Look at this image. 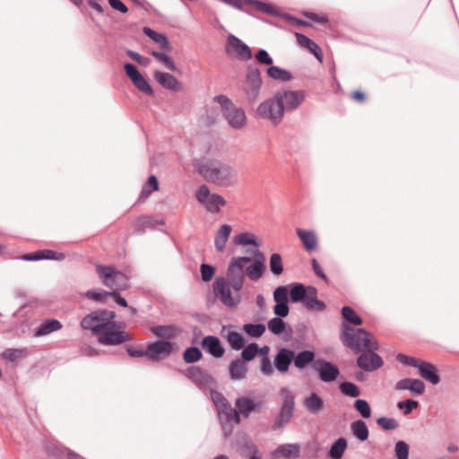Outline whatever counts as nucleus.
<instances>
[{
  "mask_svg": "<svg viewBox=\"0 0 459 459\" xmlns=\"http://www.w3.org/2000/svg\"><path fill=\"white\" fill-rule=\"evenodd\" d=\"M126 54L128 57L137 62L142 66L146 67L151 63V59L149 57L143 56L139 53L133 51L131 49H127L126 51Z\"/></svg>",
  "mask_w": 459,
  "mask_h": 459,
  "instance_id": "338daca9",
  "label": "nucleus"
},
{
  "mask_svg": "<svg viewBox=\"0 0 459 459\" xmlns=\"http://www.w3.org/2000/svg\"><path fill=\"white\" fill-rule=\"evenodd\" d=\"M342 333H341V340L344 346L359 352L362 348L372 351L378 349V343L371 340V334L364 328H359L357 331L351 327L353 325H360L363 321L362 318L355 312V310L349 307H342Z\"/></svg>",
  "mask_w": 459,
  "mask_h": 459,
  "instance_id": "f257e3e1",
  "label": "nucleus"
},
{
  "mask_svg": "<svg viewBox=\"0 0 459 459\" xmlns=\"http://www.w3.org/2000/svg\"><path fill=\"white\" fill-rule=\"evenodd\" d=\"M243 4H252L255 7V9L263 13H266L273 16H279L280 13L276 9L275 6L270 4L264 3L259 0H242V5ZM244 9L242 8L241 11Z\"/></svg>",
  "mask_w": 459,
  "mask_h": 459,
  "instance_id": "a19ab883",
  "label": "nucleus"
},
{
  "mask_svg": "<svg viewBox=\"0 0 459 459\" xmlns=\"http://www.w3.org/2000/svg\"><path fill=\"white\" fill-rule=\"evenodd\" d=\"M255 58L260 65L271 66L273 64V57L269 55L267 50L263 48L257 50L255 54Z\"/></svg>",
  "mask_w": 459,
  "mask_h": 459,
  "instance_id": "e2e57ef3",
  "label": "nucleus"
},
{
  "mask_svg": "<svg viewBox=\"0 0 459 459\" xmlns=\"http://www.w3.org/2000/svg\"><path fill=\"white\" fill-rule=\"evenodd\" d=\"M300 455V446L298 443L282 444L273 452V456H281L285 459H296Z\"/></svg>",
  "mask_w": 459,
  "mask_h": 459,
  "instance_id": "bb28decb",
  "label": "nucleus"
},
{
  "mask_svg": "<svg viewBox=\"0 0 459 459\" xmlns=\"http://www.w3.org/2000/svg\"><path fill=\"white\" fill-rule=\"evenodd\" d=\"M195 198L204 205L207 212L210 213H218L221 207L226 204V200L222 195L216 193L211 194L209 187L204 184L199 186L195 193Z\"/></svg>",
  "mask_w": 459,
  "mask_h": 459,
  "instance_id": "9b49d317",
  "label": "nucleus"
},
{
  "mask_svg": "<svg viewBox=\"0 0 459 459\" xmlns=\"http://www.w3.org/2000/svg\"><path fill=\"white\" fill-rule=\"evenodd\" d=\"M210 396L216 410L221 407V405L228 404L229 401L225 398V396L221 392L215 389L212 388L210 390Z\"/></svg>",
  "mask_w": 459,
  "mask_h": 459,
  "instance_id": "69168bd1",
  "label": "nucleus"
},
{
  "mask_svg": "<svg viewBox=\"0 0 459 459\" xmlns=\"http://www.w3.org/2000/svg\"><path fill=\"white\" fill-rule=\"evenodd\" d=\"M201 278L204 282L210 281L215 273V267L209 264L203 263L200 266Z\"/></svg>",
  "mask_w": 459,
  "mask_h": 459,
  "instance_id": "0e129e2a",
  "label": "nucleus"
},
{
  "mask_svg": "<svg viewBox=\"0 0 459 459\" xmlns=\"http://www.w3.org/2000/svg\"><path fill=\"white\" fill-rule=\"evenodd\" d=\"M263 81L260 69L256 65L247 66L243 91L250 104H255L259 98Z\"/></svg>",
  "mask_w": 459,
  "mask_h": 459,
  "instance_id": "39448f33",
  "label": "nucleus"
},
{
  "mask_svg": "<svg viewBox=\"0 0 459 459\" xmlns=\"http://www.w3.org/2000/svg\"><path fill=\"white\" fill-rule=\"evenodd\" d=\"M339 389L343 395L348 397L356 398L360 394L359 386L350 381H343L340 383Z\"/></svg>",
  "mask_w": 459,
  "mask_h": 459,
  "instance_id": "3c124183",
  "label": "nucleus"
},
{
  "mask_svg": "<svg viewBox=\"0 0 459 459\" xmlns=\"http://www.w3.org/2000/svg\"><path fill=\"white\" fill-rule=\"evenodd\" d=\"M193 166L207 182L219 186H230L237 182V172L233 167L218 160H195Z\"/></svg>",
  "mask_w": 459,
  "mask_h": 459,
  "instance_id": "f03ea898",
  "label": "nucleus"
},
{
  "mask_svg": "<svg viewBox=\"0 0 459 459\" xmlns=\"http://www.w3.org/2000/svg\"><path fill=\"white\" fill-rule=\"evenodd\" d=\"M316 353L311 350H304L297 354L295 353V359L293 360V365L298 369H304L308 365H311L316 361Z\"/></svg>",
  "mask_w": 459,
  "mask_h": 459,
  "instance_id": "7c9ffc66",
  "label": "nucleus"
},
{
  "mask_svg": "<svg viewBox=\"0 0 459 459\" xmlns=\"http://www.w3.org/2000/svg\"><path fill=\"white\" fill-rule=\"evenodd\" d=\"M84 296L98 303H105L106 298L109 297V291L104 290H89Z\"/></svg>",
  "mask_w": 459,
  "mask_h": 459,
  "instance_id": "6e6d98bb",
  "label": "nucleus"
},
{
  "mask_svg": "<svg viewBox=\"0 0 459 459\" xmlns=\"http://www.w3.org/2000/svg\"><path fill=\"white\" fill-rule=\"evenodd\" d=\"M225 338L232 350L239 351L245 345L243 335L237 331H228Z\"/></svg>",
  "mask_w": 459,
  "mask_h": 459,
  "instance_id": "c03bdc74",
  "label": "nucleus"
},
{
  "mask_svg": "<svg viewBox=\"0 0 459 459\" xmlns=\"http://www.w3.org/2000/svg\"><path fill=\"white\" fill-rule=\"evenodd\" d=\"M273 295L275 303L289 302V285H282L275 288Z\"/></svg>",
  "mask_w": 459,
  "mask_h": 459,
  "instance_id": "13d9d810",
  "label": "nucleus"
},
{
  "mask_svg": "<svg viewBox=\"0 0 459 459\" xmlns=\"http://www.w3.org/2000/svg\"><path fill=\"white\" fill-rule=\"evenodd\" d=\"M353 407L363 419H368L371 417V407L368 401L364 399H357L353 403Z\"/></svg>",
  "mask_w": 459,
  "mask_h": 459,
  "instance_id": "864d4df0",
  "label": "nucleus"
},
{
  "mask_svg": "<svg viewBox=\"0 0 459 459\" xmlns=\"http://www.w3.org/2000/svg\"><path fill=\"white\" fill-rule=\"evenodd\" d=\"M277 100L281 102L284 112L297 109L305 100V91L302 90L278 91L276 93Z\"/></svg>",
  "mask_w": 459,
  "mask_h": 459,
  "instance_id": "ddd939ff",
  "label": "nucleus"
},
{
  "mask_svg": "<svg viewBox=\"0 0 459 459\" xmlns=\"http://www.w3.org/2000/svg\"><path fill=\"white\" fill-rule=\"evenodd\" d=\"M65 257V255L62 252H56L50 249H43L33 253L24 254L22 256V259L24 261H39L44 259L61 261L64 260Z\"/></svg>",
  "mask_w": 459,
  "mask_h": 459,
  "instance_id": "5701e85b",
  "label": "nucleus"
},
{
  "mask_svg": "<svg viewBox=\"0 0 459 459\" xmlns=\"http://www.w3.org/2000/svg\"><path fill=\"white\" fill-rule=\"evenodd\" d=\"M154 78L163 88L175 91H178L179 82L171 74L156 71Z\"/></svg>",
  "mask_w": 459,
  "mask_h": 459,
  "instance_id": "c756f323",
  "label": "nucleus"
},
{
  "mask_svg": "<svg viewBox=\"0 0 459 459\" xmlns=\"http://www.w3.org/2000/svg\"><path fill=\"white\" fill-rule=\"evenodd\" d=\"M296 233L301 240L304 248L308 251H314L317 246V238L313 230H307L298 228Z\"/></svg>",
  "mask_w": 459,
  "mask_h": 459,
  "instance_id": "c85d7f7f",
  "label": "nucleus"
},
{
  "mask_svg": "<svg viewBox=\"0 0 459 459\" xmlns=\"http://www.w3.org/2000/svg\"><path fill=\"white\" fill-rule=\"evenodd\" d=\"M98 341L103 345H119L131 341L128 333L119 329V325L112 320L97 334Z\"/></svg>",
  "mask_w": 459,
  "mask_h": 459,
  "instance_id": "9d476101",
  "label": "nucleus"
},
{
  "mask_svg": "<svg viewBox=\"0 0 459 459\" xmlns=\"http://www.w3.org/2000/svg\"><path fill=\"white\" fill-rule=\"evenodd\" d=\"M273 313L275 314V317L283 318L286 317L290 313V307L288 302H279L275 303L273 307Z\"/></svg>",
  "mask_w": 459,
  "mask_h": 459,
  "instance_id": "774afa93",
  "label": "nucleus"
},
{
  "mask_svg": "<svg viewBox=\"0 0 459 459\" xmlns=\"http://www.w3.org/2000/svg\"><path fill=\"white\" fill-rule=\"evenodd\" d=\"M420 405L419 402L413 399H406L397 403V407L400 410H403L405 415L410 414L414 409Z\"/></svg>",
  "mask_w": 459,
  "mask_h": 459,
  "instance_id": "680f3d73",
  "label": "nucleus"
},
{
  "mask_svg": "<svg viewBox=\"0 0 459 459\" xmlns=\"http://www.w3.org/2000/svg\"><path fill=\"white\" fill-rule=\"evenodd\" d=\"M151 331L158 337L170 341L177 335V333L179 332V329L174 325H157L152 327Z\"/></svg>",
  "mask_w": 459,
  "mask_h": 459,
  "instance_id": "37998d69",
  "label": "nucleus"
},
{
  "mask_svg": "<svg viewBox=\"0 0 459 459\" xmlns=\"http://www.w3.org/2000/svg\"><path fill=\"white\" fill-rule=\"evenodd\" d=\"M183 374L200 389H206L216 384L215 379L212 376L196 366L188 367L183 371Z\"/></svg>",
  "mask_w": 459,
  "mask_h": 459,
  "instance_id": "a211bd4d",
  "label": "nucleus"
},
{
  "mask_svg": "<svg viewBox=\"0 0 459 459\" xmlns=\"http://www.w3.org/2000/svg\"><path fill=\"white\" fill-rule=\"evenodd\" d=\"M28 355L27 348H7L1 353V357L9 362H16L20 359H23L27 358Z\"/></svg>",
  "mask_w": 459,
  "mask_h": 459,
  "instance_id": "ea45409f",
  "label": "nucleus"
},
{
  "mask_svg": "<svg viewBox=\"0 0 459 459\" xmlns=\"http://www.w3.org/2000/svg\"><path fill=\"white\" fill-rule=\"evenodd\" d=\"M247 367L241 359H234L229 366V373L232 380H239L246 377Z\"/></svg>",
  "mask_w": 459,
  "mask_h": 459,
  "instance_id": "4c0bfd02",
  "label": "nucleus"
},
{
  "mask_svg": "<svg viewBox=\"0 0 459 459\" xmlns=\"http://www.w3.org/2000/svg\"><path fill=\"white\" fill-rule=\"evenodd\" d=\"M232 228L229 224L221 225L216 231L214 246L217 251L222 252L231 233Z\"/></svg>",
  "mask_w": 459,
  "mask_h": 459,
  "instance_id": "72a5a7b5",
  "label": "nucleus"
},
{
  "mask_svg": "<svg viewBox=\"0 0 459 459\" xmlns=\"http://www.w3.org/2000/svg\"><path fill=\"white\" fill-rule=\"evenodd\" d=\"M280 393L282 396V403L276 420L272 425L273 430H278L285 427L294 415L295 395L287 387H281Z\"/></svg>",
  "mask_w": 459,
  "mask_h": 459,
  "instance_id": "0eeeda50",
  "label": "nucleus"
},
{
  "mask_svg": "<svg viewBox=\"0 0 459 459\" xmlns=\"http://www.w3.org/2000/svg\"><path fill=\"white\" fill-rule=\"evenodd\" d=\"M213 100L221 105L223 117L231 127L239 129L244 126L247 117L241 108L235 107L233 102L225 95H217L213 98Z\"/></svg>",
  "mask_w": 459,
  "mask_h": 459,
  "instance_id": "423d86ee",
  "label": "nucleus"
},
{
  "mask_svg": "<svg viewBox=\"0 0 459 459\" xmlns=\"http://www.w3.org/2000/svg\"><path fill=\"white\" fill-rule=\"evenodd\" d=\"M44 450L49 456L55 459H65V457H67V452L70 451L69 449L59 447L54 443H46Z\"/></svg>",
  "mask_w": 459,
  "mask_h": 459,
  "instance_id": "de8ad7c7",
  "label": "nucleus"
},
{
  "mask_svg": "<svg viewBox=\"0 0 459 459\" xmlns=\"http://www.w3.org/2000/svg\"><path fill=\"white\" fill-rule=\"evenodd\" d=\"M152 56L160 63L164 65L166 68L169 70L175 72L177 71V65H175L174 61L170 56H169L167 54L163 52L159 51H153Z\"/></svg>",
  "mask_w": 459,
  "mask_h": 459,
  "instance_id": "4d7b16f0",
  "label": "nucleus"
},
{
  "mask_svg": "<svg viewBox=\"0 0 459 459\" xmlns=\"http://www.w3.org/2000/svg\"><path fill=\"white\" fill-rule=\"evenodd\" d=\"M234 243L240 246H253L258 247L260 243L255 238V235L250 232H242L234 237Z\"/></svg>",
  "mask_w": 459,
  "mask_h": 459,
  "instance_id": "49530a36",
  "label": "nucleus"
},
{
  "mask_svg": "<svg viewBox=\"0 0 459 459\" xmlns=\"http://www.w3.org/2000/svg\"><path fill=\"white\" fill-rule=\"evenodd\" d=\"M201 344L203 349L215 359H220L224 355L225 350L219 337L215 335L204 337Z\"/></svg>",
  "mask_w": 459,
  "mask_h": 459,
  "instance_id": "4be33fe9",
  "label": "nucleus"
},
{
  "mask_svg": "<svg viewBox=\"0 0 459 459\" xmlns=\"http://www.w3.org/2000/svg\"><path fill=\"white\" fill-rule=\"evenodd\" d=\"M63 327L61 322L56 318H48L35 328L34 335L37 337L45 336Z\"/></svg>",
  "mask_w": 459,
  "mask_h": 459,
  "instance_id": "cd10ccee",
  "label": "nucleus"
},
{
  "mask_svg": "<svg viewBox=\"0 0 459 459\" xmlns=\"http://www.w3.org/2000/svg\"><path fill=\"white\" fill-rule=\"evenodd\" d=\"M308 291L310 295L307 300H306L305 307L310 311H324L326 305L324 301L317 299V290L314 286H308Z\"/></svg>",
  "mask_w": 459,
  "mask_h": 459,
  "instance_id": "c9c22d12",
  "label": "nucleus"
},
{
  "mask_svg": "<svg viewBox=\"0 0 459 459\" xmlns=\"http://www.w3.org/2000/svg\"><path fill=\"white\" fill-rule=\"evenodd\" d=\"M242 329L251 338H259L264 333L266 327L262 323H247Z\"/></svg>",
  "mask_w": 459,
  "mask_h": 459,
  "instance_id": "a18cd8bd",
  "label": "nucleus"
},
{
  "mask_svg": "<svg viewBox=\"0 0 459 459\" xmlns=\"http://www.w3.org/2000/svg\"><path fill=\"white\" fill-rule=\"evenodd\" d=\"M269 267L274 276H280L283 273L282 258L280 254L273 253L271 255Z\"/></svg>",
  "mask_w": 459,
  "mask_h": 459,
  "instance_id": "603ef678",
  "label": "nucleus"
},
{
  "mask_svg": "<svg viewBox=\"0 0 459 459\" xmlns=\"http://www.w3.org/2000/svg\"><path fill=\"white\" fill-rule=\"evenodd\" d=\"M377 424L384 430H394L399 427L397 420L394 418L380 417L377 420Z\"/></svg>",
  "mask_w": 459,
  "mask_h": 459,
  "instance_id": "052dcab7",
  "label": "nucleus"
},
{
  "mask_svg": "<svg viewBox=\"0 0 459 459\" xmlns=\"http://www.w3.org/2000/svg\"><path fill=\"white\" fill-rule=\"evenodd\" d=\"M295 37L298 44L307 48L311 54L315 56V57L322 62L323 60V52L320 47L313 41L311 39L307 37L306 35L300 33V32H295Z\"/></svg>",
  "mask_w": 459,
  "mask_h": 459,
  "instance_id": "a878e982",
  "label": "nucleus"
},
{
  "mask_svg": "<svg viewBox=\"0 0 459 459\" xmlns=\"http://www.w3.org/2000/svg\"><path fill=\"white\" fill-rule=\"evenodd\" d=\"M303 405L312 414H318L324 409V400L316 393L304 399Z\"/></svg>",
  "mask_w": 459,
  "mask_h": 459,
  "instance_id": "2f4dec72",
  "label": "nucleus"
},
{
  "mask_svg": "<svg viewBox=\"0 0 459 459\" xmlns=\"http://www.w3.org/2000/svg\"><path fill=\"white\" fill-rule=\"evenodd\" d=\"M409 449V445L405 441H397L394 447L396 459H408Z\"/></svg>",
  "mask_w": 459,
  "mask_h": 459,
  "instance_id": "bf43d9fd",
  "label": "nucleus"
},
{
  "mask_svg": "<svg viewBox=\"0 0 459 459\" xmlns=\"http://www.w3.org/2000/svg\"><path fill=\"white\" fill-rule=\"evenodd\" d=\"M268 77L275 81H281L283 82H290L293 76L289 70L283 69L276 65H271L266 69Z\"/></svg>",
  "mask_w": 459,
  "mask_h": 459,
  "instance_id": "58836bf2",
  "label": "nucleus"
},
{
  "mask_svg": "<svg viewBox=\"0 0 459 459\" xmlns=\"http://www.w3.org/2000/svg\"><path fill=\"white\" fill-rule=\"evenodd\" d=\"M216 411L222 429L230 433L232 431L231 423L235 424V417L233 416L235 409H233L228 402V404L221 405V407L218 408Z\"/></svg>",
  "mask_w": 459,
  "mask_h": 459,
  "instance_id": "b1692460",
  "label": "nucleus"
},
{
  "mask_svg": "<svg viewBox=\"0 0 459 459\" xmlns=\"http://www.w3.org/2000/svg\"><path fill=\"white\" fill-rule=\"evenodd\" d=\"M116 317V313L112 310L100 309L85 316L81 321L82 328L91 330L94 334H98L105 325H108Z\"/></svg>",
  "mask_w": 459,
  "mask_h": 459,
  "instance_id": "6e6552de",
  "label": "nucleus"
},
{
  "mask_svg": "<svg viewBox=\"0 0 459 459\" xmlns=\"http://www.w3.org/2000/svg\"><path fill=\"white\" fill-rule=\"evenodd\" d=\"M148 359L152 361H159L169 358L174 349L173 343L169 340L158 339L155 342L147 343Z\"/></svg>",
  "mask_w": 459,
  "mask_h": 459,
  "instance_id": "4468645a",
  "label": "nucleus"
},
{
  "mask_svg": "<svg viewBox=\"0 0 459 459\" xmlns=\"http://www.w3.org/2000/svg\"><path fill=\"white\" fill-rule=\"evenodd\" d=\"M143 31L144 35L150 38L152 41L159 44L162 49L170 50L171 46L169 42L167 36L160 33L150 27H143Z\"/></svg>",
  "mask_w": 459,
  "mask_h": 459,
  "instance_id": "f704fd0d",
  "label": "nucleus"
},
{
  "mask_svg": "<svg viewBox=\"0 0 459 459\" xmlns=\"http://www.w3.org/2000/svg\"><path fill=\"white\" fill-rule=\"evenodd\" d=\"M96 272L103 284L113 290H126L130 287L129 278L126 273L105 264H98Z\"/></svg>",
  "mask_w": 459,
  "mask_h": 459,
  "instance_id": "20e7f679",
  "label": "nucleus"
},
{
  "mask_svg": "<svg viewBox=\"0 0 459 459\" xmlns=\"http://www.w3.org/2000/svg\"><path fill=\"white\" fill-rule=\"evenodd\" d=\"M294 359V351L284 347L281 348L274 356L273 366L279 373H287Z\"/></svg>",
  "mask_w": 459,
  "mask_h": 459,
  "instance_id": "aec40b11",
  "label": "nucleus"
},
{
  "mask_svg": "<svg viewBox=\"0 0 459 459\" xmlns=\"http://www.w3.org/2000/svg\"><path fill=\"white\" fill-rule=\"evenodd\" d=\"M227 277L229 282L224 277L216 278L213 283L214 293L225 306L235 307L240 303L241 298L239 294H237L235 297L231 295L230 285L237 292L241 290L245 280L244 273L239 269L228 266Z\"/></svg>",
  "mask_w": 459,
  "mask_h": 459,
  "instance_id": "7ed1b4c3",
  "label": "nucleus"
},
{
  "mask_svg": "<svg viewBox=\"0 0 459 459\" xmlns=\"http://www.w3.org/2000/svg\"><path fill=\"white\" fill-rule=\"evenodd\" d=\"M367 351L368 352L365 351L357 358V366L359 368L367 372H372L383 366V359L375 352L376 350L369 351L362 348L360 351Z\"/></svg>",
  "mask_w": 459,
  "mask_h": 459,
  "instance_id": "6ab92c4d",
  "label": "nucleus"
},
{
  "mask_svg": "<svg viewBox=\"0 0 459 459\" xmlns=\"http://www.w3.org/2000/svg\"><path fill=\"white\" fill-rule=\"evenodd\" d=\"M225 49L228 54L235 53V56L241 61H248L253 56L248 45L233 34L228 36Z\"/></svg>",
  "mask_w": 459,
  "mask_h": 459,
  "instance_id": "f3484780",
  "label": "nucleus"
},
{
  "mask_svg": "<svg viewBox=\"0 0 459 459\" xmlns=\"http://www.w3.org/2000/svg\"><path fill=\"white\" fill-rule=\"evenodd\" d=\"M284 113L283 107L277 100L276 94L273 98L261 102L256 108V116L259 118L269 120L275 126L282 121Z\"/></svg>",
  "mask_w": 459,
  "mask_h": 459,
  "instance_id": "1a4fd4ad",
  "label": "nucleus"
},
{
  "mask_svg": "<svg viewBox=\"0 0 459 459\" xmlns=\"http://www.w3.org/2000/svg\"><path fill=\"white\" fill-rule=\"evenodd\" d=\"M124 71L126 76L139 91L148 96H153L154 91L152 87L134 64L125 63Z\"/></svg>",
  "mask_w": 459,
  "mask_h": 459,
  "instance_id": "dca6fc26",
  "label": "nucleus"
},
{
  "mask_svg": "<svg viewBox=\"0 0 459 459\" xmlns=\"http://www.w3.org/2000/svg\"><path fill=\"white\" fill-rule=\"evenodd\" d=\"M290 290V301L291 303L302 302L304 305L306 300L308 299L310 291H308V286L306 287L304 284L299 282H292L289 284Z\"/></svg>",
  "mask_w": 459,
  "mask_h": 459,
  "instance_id": "393cba45",
  "label": "nucleus"
},
{
  "mask_svg": "<svg viewBox=\"0 0 459 459\" xmlns=\"http://www.w3.org/2000/svg\"><path fill=\"white\" fill-rule=\"evenodd\" d=\"M351 431L352 435L360 442L368 438L369 430L366 422L362 420H356L351 423Z\"/></svg>",
  "mask_w": 459,
  "mask_h": 459,
  "instance_id": "e433bc0d",
  "label": "nucleus"
},
{
  "mask_svg": "<svg viewBox=\"0 0 459 459\" xmlns=\"http://www.w3.org/2000/svg\"><path fill=\"white\" fill-rule=\"evenodd\" d=\"M416 368L419 369L420 376L430 384L436 385L440 383L438 370L432 363L420 359Z\"/></svg>",
  "mask_w": 459,
  "mask_h": 459,
  "instance_id": "412c9836",
  "label": "nucleus"
},
{
  "mask_svg": "<svg viewBox=\"0 0 459 459\" xmlns=\"http://www.w3.org/2000/svg\"><path fill=\"white\" fill-rule=\"evenodd\" d=\"M269 331L274 335H281L284 333L291 334V327L280 317H273L267 324Z\"/></svg>",
  "mask_w": 459,
  "mask_h": 459,
  "instance_id": "473e14b6",
  "label": "nucleus"
},
{
  "mask_svg": "<svg viewBox=\"0 0 459 459\" xmlns=\"http://www.w3.org/2000/svg\"><path fill=\"white\" fill-rule=\"evenodd\" d=\"M312 368L318 373L319 379L324 383H331L340 375L339 368L325 359H316Z\"/></svg>",
  "mask_w": 459,
  "mask_h": 459,
  "instance_id": "2eb2a0df",
  "label": "nucleus"
},
{
  "mask_svg": "<svg viewBox=\"0 0 459 459\" xmlns=\"http://www.w3.org/2000/svg\"><path fill=\"white\" fill-rule=\"evenodd\" d=\"M259 352V347L256 343L252 342L246 347L242 348L241 357L242 361L248 362L252 360Z\"/></svg>",
  "mask_w": 459,
  "mask_h": 459,
  "instance_id": "5fc2aeb1",
  "label": "nucleus"
},
{
  "mask_svg": "<svg viewBox=\"0 0 459 459\" xmlns=\"http://www.w3.org/2000/svg\"><path fill=\"white\" fill-rule=\"evenodd\" d=\"M265 271V265L252 263L246 268L245 273L251 281H257L263 277Z\"/></svg>",
  "mask_w": 459,
  "mask_h": 459,
  "instance_id": "8fccbe9b",
  "label": "nucleus"
},
{
  "mask_svg": "<svg viewBox=\"0 0 459 459\" xmlns=\"http://www.w3.org/2000/svg\"><path fill=\"white\" fill-rule=\"evenodd\" d=\"M183 359L187 364H193L203 358L201 350L196 346L187 347L183 352Z\"/></svg>",
  "mask_w": 459,
  "mask_h": 459,
  "instance_id": "09e8293b",
  "label": "nucleus"
},
{
  "mask_svg": "<svg viewBox=\"0 0 459 459\" xmlns=\"http://www.w3.org/2000/svg\"><path fill=\"white\" fill-rule=\"evenodd\" d=\"M348 442L345 437L337 438L331 446L328 456L331 459H341L347 448Z\"/></svg>",
  "mask_w": 459,
  "mask_h": 459,
  "instance_id": "79ce46f5",
  "label": "nucleus"
},
{
  "mask_svg": "<svg viewBox=\"0 0 459 459\" xmlns=\"http://www.w3.org/2000/svg\"><path fill=\"white\" fill-rule=\"evenodd\" d=\"M262 411V403L255 402L252 399L240 396L235 400V424L238 425L241 421V416L247 419L252 412L260 413Z\"/></svg>",
  "mask_w": 459,
  "mask_h": 459,
  "instance_id": "f8f14e48",
  "label": "nucleus"
}]
</instances>
